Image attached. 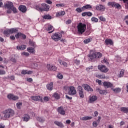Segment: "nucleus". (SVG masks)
<instances>
[{
  "instance_id": "obj_52",
  "label": "nucleus",
  "mask_w": 128,
  "mask_h": 128,
  "mask_svg": "<svg viewBox=\"0 0 128 128\" xmlns=\"http://www.w3.org/2000/svg\"><path fill=\"white\" fill-rule=\"evenodd\" d=\"M74 62L75 64H80V60H76L74 61Z\"/></svg>"
},
{
  "instance_id": "obj_63",
  "label": "nucleus",
  "mask_w": 128,
  "mask_h": 128,
  "mask_svg": "<svg viewBox=\"0 0 128 128\" xmlns=\"http://www.w3.org/2000/svg\"><path fill=\"white\" fill-rule=\"evenodd\" d=\"M27 81L29 82H32V78H27Z\"/></svg>"
},
{
  "instance_id": "obj_12",
  "label": "nucleus",
  "mask_w": 128,
  "mask_h": 128,
  "mask_svg": "<svg viewBox=\"0 0 128 128\" xmlns=\"http://www.w3.org/2000/svg\"><path fill=\"white\" fill-rule=\"evenodd\" d=\"M7 98L8 100H16L18 99V96H16L12 94H8L7 96Z\"/></svg>"
},
{
  "instance_id": "obj_41",
  "label": "nucleus",
  "mask_w": 128,
  "mask_h": 128,
  "mask_svg": "<svg viewBox=\"0 0 128 128\" xmlns=\"http://www.w3.org/2000/svg\"><path fill=\"white\" fill-rule=\"evenodd\" d=\"M96 78H106V76L102 74V75H100V74H97L96 75Z\"/></svg>"
},
{
  "instance_id": "obj_8",
  "label": "nucleus",
  "mask_w": 128,
  "mask_h": 128,
  "mask_svg": "<svg viewBox=\"0 0 128 128\" xmlns=\"http://www.w3.org/2000/svg\"><path fill=\"white\" fill-rule=\"evenodd\" d=\"M68 94L70 96H74V94H76V88L74 86H70Z\"/></svg>"
},
{
  "instance_id": "obj_46",
  "label": "nucleus",
  "mask_w": 128,
  "mask_h": 128,
  "mask_svg": "<svg viewBox=\"0 0 128 128\" xmlns=\"http://www.w3.org/2000/svg\"><path fill=\"white\" fill-rule=\"evenodd\" d=\"M98 124V123L97 121H94L92 123V126H94V128H96Z\"/></svg>"
},
{
  "instance_id": "obj_29",
  "label": "nucleus",
  "mask_w": 128,
  "mask_h": 128,
  "mask_svg": "<svg viewBox=\"0 0 128 128\" xmlns=\"http://www.w3.org/2000/svg\"><path fill=\"white\" fill-rule=\"evenodd\" d=\"M54 124H56V126H60V128H64V124L62 123V122H60L58 121H55L54 122Z\"/></svg>"
},
{
  "instance_id": "obj_62",
  "label": "nucleus",
  "mask_w": 128,
  "mask_h": 128,
  "mask_svg": "<svg viewBox=\"0 0 128 128\" xmlns=\"http://www.w3.org/2000/svg\"><path fill=\"white\" fill-rule=\"evenodd\" d=\"M44 100L45 102H48V97L45 96L44 98Z\"/></svg>"
},
{
  "instance_id": "obj_34",
  "label": "nucleus",
  "mask_w": 128,
  "mask_h": 128,
  "mask_svg": "<svg viewBox=\"0 0 128 128\" xmlns=\"http://www.w3.org/2000/svg\"><path fill=\"white\" fill-rule=\"evenodd\" d=\"M54 28V26L50 24L46 25V30H52Z\"/></svg>"
},
{
  "instance_id": "obj_47",
  "label": "nucleus",
  "mask_w": 128,
  "mask_h": 128,
  "mask_svg": "<svg viewBox=\"0 0 128 128\" xmlns=\"http://www.w3.org/2000/svg\"><path fill=\"white\" fill-rule=\"evenodd\" d=\"M91 42V40L90 38H87L84 40V44H88V42Z\"/></svg>"
},
{
  "instance_id": "obj_40",
  "label": "nucleus",
  "mask_w": 128,
  "mask_h": 128,
  "mask_svg": "<svg viewBox=\"0 0 128 128\" xmlns=\"http://www.w3.org/2000/svg\"><path fill=\"white\" fill-rule=\"evenodd\" d=\"M97 90H98V92H100V94H104V93L106 92V90H102L100 88H98Z\"/></svg>"
},
{
  "instance_id": "obj_24",
  "label": "nucleus",
  "mask_w": 128,
  "mask_h": 128,
  "mask_svg": "<svg viewBox=\"0 0 128 128\" xmlns=\"http://www.w3.org/2000/svg\"><path fill=\"white\" fill-rule=\"evenodd\" d=\"M16 48L18 50H26V45H22L20 46H17Z\"/></svg>"
},
{
  "instance_id": "obj_25",
  "label": "nucleus",
  "mask_w": 128,
  "mask_h": 128,
  "mask_svg": "<svg viewBox=\"0 0 128 128\" xmlns=\"http://www.w3.org/2000/svg\"><path fill=\"white\" fill-rule=\"evenodd\" d=\"M58 62L61 66H65L66 68L68 66V64L64 62H62V60L60 59L58 60Z\"/></svg>"
},
{
  "instance_id": "obj_13",
  "label": "nucleus",
  "mask_w": 128,
  "mask_h": 128,
  "mask_svg": "<svg viewBox=\"0 0 128 128\" xmlns=\"http://www.w3.org/2000/svg\"><path fill=\"white\" fill-rule=\"evenodd\" d=\"M46 68L48 70H52L54 72V70H56V67L52 64H48Z\"/></svg>"
},
{
  "instance_id": "obj_23",
  "label": "nucleus",
  "mask_w": 128,
  "mask_h": 128,
  "mask_svg": "<svg viewBox=\"0 0 128 128\" xmlns=\"http://www.w3.org/2000/svg\"><path fill=\"white\" fill-rule=\"evenodd\" d=\"M22 118L24 120V122H28L30 120V117L28 114H25L24 116Z\"/></svg>"
},
{
  "instance_id": "obj_61",
  "label": "nucleus",
  "mask_w": 128,
  "mask_h": 128,
  "mask_svg": "<svg viewBox=\"0 0 128 128\" xmlns=\"http://www.w3.org/2000/svg\"><path fill=\"white\" fill-rule=\"evenodd\" d=\"M87 16H92V13L90 12H87Z\"/></svg>"
},
{
  "instance_id": "obj_11",
  "label": "nucleus",
  "mask_w": 128,
  "mask_h": 128,
  "mask_svg": "<svg viewBox=\"0 0 128 128\" xmlns=\"http://www.w3.org/2000/svg\"><path fill=\"white\" fill-rule=\"evenodd\" d=\"M96 100H98V96H89V102L90 104H94Z\"/></svg>"
},
{
  "instance_id": "obj_54",
  "label": "nucleus",
  "mask_w": 128,
  "mask_h": 128,
  "mask_svg": "<svg viewBox=\"0 0 128 128\" xmlns=\"http://www.w3.org/2000/svg\"><path fill=\"white\" fill-rule=\"evenodd\" d=\"M30 46H34L35 43L34 42H32V41H30Z\"/></svg>"
},
{
  "instance_id": "obj_33",
  "label": "nucleus",
  "mask_w": 128,
  "mask_h": 128,
  "mask_svg": "<svg viewBox=\"0 0 128 128\" xmlns=\"http://www.w3.org/2000/svg\"><path fill=\"white\" fill-rule=\"evenodd\" d=\"M121 112H124L125 114L128 113V108L122 107L120 108Z\"/></svg>"
},
{
  "instance_id": "obj_15",
  "label": "nucleus",
  "mask_w": 128,
  "mask_h": 128,
  "mask_svg": "<svg viewBox=\"0 0 128 128\" xmlns=\"http://www.w3.org/2000/svg\"><path fill=\"white\" fill-rule=\"evenodd\" d=\"M15 36L17 39L20 38H22L23 40H26V34H22L20 32H19L16 34Z\"/></svg>"
},
{
  "instance_id": "obj_55",
  "label": "nucleus",
  "mask_w": 128,
  "mask_h": 128,
  "mask_svg": "<svg viewBox=\"0 0 128 128\" xmlns=\"http://www.w3.org/2000/svg\"><path fill=\"white\" fill-rule=\"evenodd\" d=\"M46 2L48 4H52V2L50 0H46Z\"/></svg>"
},
{
  "instance_id": "obj_17",
  "label": "nucleus",
  "mask_w": 128,
  "mask_h": 128,
  "mask_svg": "<svg viewBox=\"0 0 128 128\" xmlns=\"http://www.w3.org/2000/svg\"><path fill=\"white\" fill-rule=\"evenodd\" d=\"M104 86L107 88H114V84L110 82H104Z\"/></svg>"
},
{
  "instance_id": "obj_51",
  "label": "nucleus",
  "mask_w": 128,
  "mask_h": 128,
  "mask_svg": "<svg viewBox=\"0 0 128 128\" xmlns=\"http://www.w3.org/2000/svg\"><path fill=\"white\" fill-rule=\"evenodd\" d=\"M102 62H103V64H108V60L104 58L102 61Z\"/></svg>"
},
{
  "instance_id": "obj_39",
  "label": "nucleus",
  "mask_w": 128,
  "mask_h": 128,
  "mask_svg": "<svg viewBox=\"0 0 128 128\" xmlns=\"http://www.w3.org/2000/svg\"><path fill=\"white\" fill-rule=\"evenodd\" d=\"M22 106V103L20 102L17 103L16 104L17 108H18V110H20V108H21Z\"/></svg>"
},
{
  "instance_id": "obj_36",
  "label": "nucleus",
  "mask_w": 128,
  "mask_h": 128,
  "mask_svg": "<svg viewBox=\"0 0 128 128\" xmlns=\"http://www.w3.org/2000/svg\"><path fill=\"white\" fill-rule=\"evenodd\" d=\"M37 120L40 122H44V118L42 117H38L36 118Z\"/></svg>"
},
{
  "instance_id": "obj_49",
  "label": "nucleus",
  "mask_w": 128,
  "mask_h": 128,
  "mask_svg": "<svg viewBox=\"0 0 128 128\" xmlns=\"http://www.w3.org/2000/svg\"><path fill=\"white\" fill-rule=\"evenodd\" d=\"M99 19L100 20H102V22H106V18H104L102 16H100Z\"/></svg>"
},
{
  "instance_id": "obj_5",
  "label": "nucleus",
  "mask_w": 128,
  "mask_h": 128,
  "mask_svg": "<svg viewBox=\"0 0 128 128\" xmlns=\"http://www.w3.org/2000/svg\"><path fill=\"white\" fill-rule=\"evenodd\" d=\"M36 8L39 12H48L50 10V6L46 4H42L41 5L36 6Z\"/></svg>"
},
{
  "instance_id": "obj_60",
  "label": "nucleus",
  "mask_w": 128,
  "mask_h": 128,
  "mask_svg": "<svg viewBox=\"0 0 128 128\" xmlns=\"http://www.w3.org/2000/svg\"><path fill=\"white\" fill-rule=\"evenodd\" d=\"M56 6L60 7V6H64V4H56Z\"/></svg>"
},
{
  "instance_id": "obj_14",
  "label": "nucleus",
  "mask_w": 128,
  "mask_h": 128,
  "mask_svg": "<svg viewBox=\"0 0 128 128\" xmlns=\"http://www.w3.org/2000/svg\"><path fill=\"white\" fill-rule=\"evenodd\" d=\"M98 70H100V72H108V68L106 67V66H98Z\"/></svg>"
},
{
  "instance_id": "obj_31",
  "label": "nucleus",
  "mask_w": 128,
  "mask_h": 128,
  "mask_svg": "<svg viewBox=\"0 0 128 128\" xmlns=\"http://www.w3.org/2000/svg\"><path fill=\"white\" fill-rule=\"evenodd\" d=\"M124 76V70H122L118 75V78H122Z\"/></svg>"
},
{
  "instance_id": "obj_57",
  "label": "nucleus",
  "mask_w": 128,
  "mask_h": 128,
  "mask_svg": "<svg viewBox=\"0 0 128 128\" xmlns=\"http://www.w3.org/2000/svg\"><path fill=\"white\" fill-rule=\"evenodd\" d=\"M92 68V66H90V67H88L86 68L87 72H90V70Z\"/></svg>"
},
{
  "instance_id": "obj_56",
  "label": "nucleus",
  "mask_w": 128,
  "mask_h": 128,
  "mask_svg": "<svg viewBox=\"0 0 128 128\" xmlns=\"http://www.w3.org/2000/svg\"><path fill=\"white\" fill-rule=\"evenodd\" d=\"M64 90H70V87L68 86H65L64 87Z\"/></svg>"
},
{
  "instance_id": "obj_64",
  "label": "nucleus",
  "mask_w": 128,
  "mask_h": 128,
  "mask_svg": "<svg viewBox=\"0 0 128 128\" xmlns=\"http://www.w3.org/2000/svg\"><path fill=\"white\" fill-rule=\"evenodd\" d=\"M98 112L96 111L94 114V116H98Z\"/></svg>"
},
{
  "instance_id": "obj_26",
  "label": "nucleus",
  "mask_w": 128,
  "mask_h": 128,
  "mask_svg": "<svg viewBox=\"0 0 128 128\" xmlns=\"http://www.w3.org/2000/svg\"><path fill=\"white\" fill-rule=\"evenodd\" d=\"M32 71H28L27 70H22V74H32Z\"/></svg>"
},
{
  "instance_id": "obj_21",
  "label": "nucleus",
  "mask_w": 128,
  "mask_h": 128,
  "mask_svg": "<svg viewBox=\"0 0 128 128\" xmlns=\"http://www.w3.org/2000/svg\"><path fill=\"white\" fill-rule=\"evenodd\" d=\"M18 8L22 12H26V7L24 6L21 5L19 6Z\"/></svg>"
},
{
  "instance_id": "obj_7",
  "label": "nucleus",
  "mask_w": 128,
  "mask_h": 128,
  "mask_svg": "<svg viewBox=\"0 0 128 128\" xmlns=\"http://www.w3.org/2000/svg\"><path fill=\"white\" fill-rule=\"evenodd\" d=\"M17 32L18 30L16 28L8 29L4 31V34L5 36H8V34L16 32Z\"/></svg>"
},
{
  "instance_id": "obj_50",
  "label": "nucleus",
  "mask_w": 128,
  "mask_h": 128,
  "mask_svg": "<svg viewBox=\"0 0 128 128\" xmlns=\"http://www.w3.org/2000/svg\"><path fill=\"white\" fill-rule=\"evenodd\" d=\"M114 8H120V5L118 4H116L115 2V4H114Z\"/></svg>"
},
{
  "instance_id": "obj_37",
  "label": "nucleus",
  "mask_w": 128,
  "mask_h": 128,
  "mask_svg": "<svg viewBox=\"0 0 128 128\" xmlns=\"http://www.w3.org/2000/svg\"><path fill=\"white\" fill-rule=\"evenodd\" d=\"M112 91L114 92H116V94H118V92H120V90H122L120 88H112Z\"/></svg>"
},
{
  "instance_id": "obj_19",
  "label": "nucleus",
  "mask_w": 128,
  "mask_h": 128,
  "mask_svg": "<svg viewBox=\"0 0 128 128\" xmlns=\"http://www.w3.org/2000/svg\"><path fill=\"white\" fill-rule=\"evenodd\" d=\"M53 88H54V82H51L46 85V88L48 89V90H52Z\"/></svg>"
},
{
  "instance_id": "obj_3",
  "label": "nucleus",
  "mask_w": 128,
  "mask_h": 128,
  "mask_svg": "<svg viewBox=\"0 0 128 128\" xmlns=\"http://www.w3.org/2000/svg\"><path fill=\"white\" fill-rule=\"evenodd\" d=\"M102 56V54L100 52H90V54L88 55L90 60L94 62L95 58H100Z\"/></svg>"
},
{
  "instance_id": "obj_9",
  "label": "nucleus",
  "mask_w": 128,
  "mask_h": 128,
  "mask_svg": "<svg viewBox=\"0 0 128 128\" xmlns=\"http://www.w3.org/2000/svg\"><path fill=\"white\" fill-rule=\"evenodd\" d=\"M78 90L80 98H84V89H82V88L81 86H78Z\"/></svg>"
},
{
  "instance_id": "obj_16",
  "label": "nucleus",
  "mask_w": 128,
  "mask_h": 128,
  "mask_svg": "<svg viewBox=\"0 0 128 128\" xmlns=\"http://www.w3.org/2000/svg\"><path fill=\"white\" fill-rule=\"evenodd\" d=\"M96 10H99L100 12H104L106 10V6L102 4H98L96 6Z\"/></svg>"
},
{
  "instance_id": "obj_2",
  "label": "nucleus",
  "mask_w": 128,
  "mask_h": 128,
  "mask_svg": "<svg viewBox=\"0 0 128 128\" xmlns=\"http://www.w3.org/2000/svg\"><path fill=\"white\" fill-rule=\"evenodd\" d=\"M5 8H8L7 14H12V12H13L14 14H16L18 10L14 6V4L12 2H7L4 4V6Z\"/></svg>"
},
{
  "instance_id": "obj_10",
  "label": "nucleus",
  "mask_w": 128,
  "mask_h": 128,
  "mask_svg": "<svg viewBox=\"0 0 128 128\" xmlns=\"http://www.w3.org/2000/svg\"><path fill=\"white\" fill-rule=\"evenodd\" d=\"M58 112L62 116L66 115V109L62 106L58 107Z\"/></svg>"
},
{
  "instance_id": "obj_20",
  "label": "nucleus",
  "mask_w": 128,
  "mask_h": 128,
  "mask_svg": "<svg viewBox=\"0 0 128 128\" xmlns=\"http://www.w3.org/2000/svg\"><path fill=\"white\" fill-rule=\"evenodd\" d=\"M83 86L84 87L85 90H87V92H92L93 90L92 88L88 84H84Z\"/></svg>"
},
{
  "instance_id": "obj_32",
  "label": "nucleus",
  "mask_w": 128,
  "mask_h": 128,
  "mask_svg": "<svg viewBox=\"0 0 128 128\" xmlns=\"http://www.w3.org/2000/svg\"><path fill=\"white\" fill-rule=\"evenodd\" d=\"M66 12L64 11H62L60 12H58L56 14V16H64Z\"/></svg>"
},
{
  "instance_id": "obj_48",
  "label": "nucleus",
  "mask_w": 128,
  "mask_h": 128,
  "mask_svg": "<svg viewBox=\"0 0 128 128\" xmlns=\"http://www.w3.org/2000/svg\"><path fill=\"white\" fill-rule=\"evenodd\" d=\"M22 54L23 56H30V54L28 52H22Z\"/></svg>"
},
{
  "instance_id": "obj_35",
  "label": "nucleus",
  "mask_w": 128,
  "mask_h": 128,
  "mask_svg": "<svg viewBox=\"0 0 128 128\" xmlns=\"http://www.w3.org/2000/svg\"><path fill=\"white\" fill-rule=\"evenodd\" d=\"M42 18L44 20H52V16L50 15H44L42 16Z\"/></svg>"
},
{
  "instance_id": "obj_44",
  "label": "nucleus",
  "mask_w": 128,
  "mask_h": 128,
  "mask_svg": "<svg viewBox=\"0 0 128 128\" xmlns=\"http://www.w3.org/2000/svg\"><path fill=\"white\" fill-rule=\"evenodd\" d=\"M76 12H84V10H82V8H77L76 10Z\"/></svg>"
},
{
  "instance_id": "obj_43",
  "label": "nucleus",
  "mask_w": 128,
  "mask_h": 128,
  "mask_svg": "<svg viewBox=\"0 0 128 128\" xmlns=\"http://www.w3.org/2000/svg\"><path fill=\"white\" fill-rule=\"evenodd\" d=\"M57 77L60 80H62V78H64V76H62V74L60 73L58 74L57 75Z\"/></svg>"
},
{
  "instance_id": "obj_38",
  "label": "nucleus",
  "mask_w": 128,
  "mask_h": 128,
  "mask_svg": "<svg viewBox=\"0 0 128 128\" xmlns=\"http://www.w3.org/2000/svg\"><path fill=\"white\" fill-rule=\"evenodd\" d=\"M53 98H56V100H58V98H60V95H58V94L56 92L54 93L53 95H52Z\"/></svg>"
},
{
  "instance_id": "obj_53",
  "label": "nucleus",
  "mask_w": 128,
  "mask_h": 128,
  "mask_svg": "<svg viewBox=\"0 0 128 128\" xmlns=\"http://www.w3.org/2000/svg\"><path fill=\"white\" fill-rule=\"evenodd\" d=\"M0 74H6V71L4 70H0Z\"/></svg>"
},
{
  "instance_id": "obj_28",
  "label": "nucleus",
  "mask_w": 128,
  "mask_h": 128,
  "mask_svg": "<svg viewBox=\"0 0 128 128\" xmlns=\"http://www.w3.org/2000/svg\"><path fill=\"white\" fill-rule=\"evenodd\" d=\"M27 50L28 52H30V54H34V52H36V50H34V48L31 47L28 48H27Z\"/></svg>"
},
{
  "instance_id": "obj_6",
  "label": "nucleus",
  "mask_w": 128,
  "mask_h": 128,
  "mask_svg": "<svg viewBox=\"0 0 128 128\" xmlns=\"http://www.w3.org/2000/svg\"><path fill=\"white\" fill-rule=\"evenodd\" d=\"M62 34L58 33H55L52 36V38L54 42H58V40H62Z\"/></svg>"
},
{
  "instance_id": "obj_30",
  "label": "nucleus",
  "mask_w": 128,
  "mask_h": 128,
  "mask_svg": "<svg viewBox=\"0 0 128 128\" xmlns=\"http://www.w3.org/2000/svg\"><path fill=\"white\" fill-rule=\"evenodd\" d=\"M92 6L90 4H87L82 7V10H88V8H92Z\"/></svg>"
},
{
  "instance_id": "obj_18",
  "label": "nucleus",
  "mask_w": 128,
  "mask_h": 128,
  "mask_svg": "<svg viewBox=\"0 0 128 128\" xmlns=\"http://www.w3.org/2000/svg\"><path fill=\"white\" fill-rule=\"evenodd\" d=\"M31 100L35 102H38V100H42V97L40 96H32L31 97Z\"/></svg>"
},
{
  "instance_id": "obj_22",
  "label": "nucleus",
  "mask_w": 128,
  "mask_h": 128,
  "mask_svg": "<svg viewBox=\"0 0 128 128\" xmlns=\"http://www.w3.org/2000/svg\"><path fill=\"white\" fill-rule=\"evenodd\" d=\"M105 44L106 46L108 44H110V46L114 45V42H112V40L110 39H106L105 40Z\"/></svg>"
},
{
  "instance_id": "obj_4",
  "label": "nucleus",
  "mask_w": 128,
  "mask_h": 128,
  "mask_svg": "<svg viewBox=\"0 0 128 128\" xmlns=\"http://www.w3.org/2000/svg\"><path fill=\"white\" fill-rule=\"evenodd\" d=\"M78 32L80 34H82L86 30V24L82 22H80L77 26Z\"/></svg>"
},
{
  "instance_id": "obj_58",
  "label": "nucleus",
  "mask_w": 128,
  "mask_h": 128,
  "mask_svg": "<svg viewBox=\"0 0 128 128\" xmlns=\"http://www.w3.org/2000/svg\"><path fill=\"white\" fill-rule=\"evenodd\" d=\"M72 24V20H68L67 21H66V24Z\"/></svg>"
},
{
  "instance_id": "obj_1",
  "label": "nucleus",
  "mask_w": 128,
  "mask_h": 128,
  "mask_svg": "<svg viewBox=\"0 0 128 128\" xmlns=\"http://www.w3.org/2000/svg\"><path fill=\"white\" fill-rule=\"evenodd\" d=\"M14 114V111L12 109L8 108L2 112V114L1 116L2 120H6L10 118H12Z\"/></svg>"
},
{
  "instance_id": "obj_27",
  "label": "nucleus",
  "mask_w": 128,
  "mask_h": 128,
  "mask_svg": "<svg viewBox=\"0 0 128 128\" xmlns=\"http://www.w3.org/2000/svg\"><path fill=\"white\" fill-rule=\"evenodd\" d=\"M92 116H86L84 117H82V118H80L81 120H92Z\"/></svg>"
},
{
  "instance_id": "obj_42",
  "label": "nucleus",
  "mask_w": 128,
  "mask_h": 128,
  "mask_svg": "<svg viewBox=\"0 0 128 128\" xmlns=\"http://www.w3.org/2000/svg\"><path fill=\"white\" fill-rule=\"evenodd\" d=\"M116 3V2H109L108 4V6H112V8H114V4Z\"/></svg>"
},
{
  "instance_id": "obj_45",
  "label": "nucleus",
  "mask_w": 128,
  "mask_h": 128,
  "mask_svg": "<svg viewBox=\"0 0 128 128\" xmlns=\"http://www.w3.org/2000/svg\"><path fill=\"white\" fill-rule=\"evenodd\" d=\"M92 21L94 22H98V19L94 17H93L92 18Z\"/></svg>"
},
{
  "instance_id": "obj_59",
  "label": "nucleus",
  "mask_w": 128,
  "mask_h": 128,
  "mask_svg": "<svg viewBox=\"0 0 128 128\" xmlns=\"http://www.w3.org/2000/svg\"><path fill=\"white\" fill-rule=\"evenodd\" d=\"M6 126H4V124L2 123H0V128H5Z\"/></svg>"
}]
</instances>
